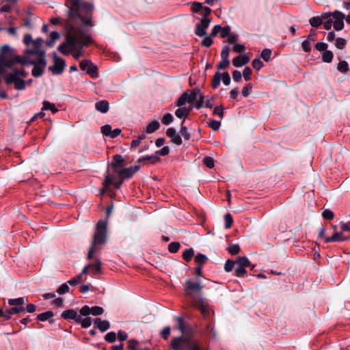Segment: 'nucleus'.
Listing matches in <instances>:
<instances>
[{
	"mask_svg": "<svg viewBox=\"0 0 350 350\" xmlns=\"http://www.w3.org/2000/svg\"><path fill=\"white\" fill-rule=\"evenodd\" d=\"M335 46L339 49H342L346 45V40L342 38H338L336 40Z\"/></svg>",
	"mask_w": 350,
	"mask_h": 350,
	"instance_id": "52",
	"label": "nucleus"
},
{
	"mask_svg": "<svg viewBox=\"0 0 350 350\" xmlns=\"http://www.w3.org/2000/svg\"><path fill=\"white\" fill-rule=\"evenodd\" d=\"M235 264L239 267H242L244 269H246V267L250 266V262L246 256H241L238 258L235 262Z\"/></svg>",
	"mask_w": 350,
	"mask_h": 350,
	"instance_id": "26",
	"label": "nucleus"
},
{
	"mask_svg": "<svg viewBox=\"0 0 350 350\" xmlns=\"http://www.w3.org/2000/svg\"><path fill=\"white\" fill-rule=\"evenodd\" d=\"M81 316H82L81 313L78 314L77 312L73 309L64 310L61 314L62 318L66 320H74L77 323L81 321Z\"/></svg>",
	"mask_w": 350,
	"mask_h": 350,
	"instance_id": "11",
	"label": "nucleus"
},
{
	"mask_svg": "<svg viewBox=\"0 0 350 350\" xmlns=\"http://www.w3.org/2000/svg\"><path fill=\"white\" fill-rule=\"evenodd\" d=\"M86 73L90 75L92 78H97L98 77V68L92 62L86 70Z\"/></svg>",
	"mask_w": 350,
	"mask_h": 350,
	"instance_id": "27",
	"label": "nucleus"
},
{
	"mask_svg": "<svg viewBox=\"0 0 350 350\" xmlns=\"http://www.w3.org/2000/svg\"><path fill=\"white\" fill-rule=\"evenodd\" d=\"M95 327L98 328L101 332H104L109 329L110 323L107 320H102L100 318H96L94 320Z\"/></svg>",
	"mask_w": 350,
	"mask_h": 350,
	"instance_id": "15",
	"label": "nucleus"
},
{
	"mask_svg": "<svg viewBox=\"0 0 350 350\" xmlns=\"http://www.w3.org/2000/svg\"><path fill=\"white\" fill-rule=\"evenodd\" d=\"M203 8L202 4L199 2H193L192 3L191 10L193 12H198Z\"/></svg>",
	"mask_w": 350,
	"mask_h": 350,
	"instance_id": "63",
	"label": "nucleus"
},
{
	"mask_svg": "<svg viewBox=\"0 0 350 350\" xmlns=\"http://www.w3.org/2000/svg\"><path fill=\"white\" fill-rule=\"evenodd\" d=\"M202 286L200 282H194L191 280H186L185 286V294L191 298H193L194 295L198 296V299L193 301L192 305L194 308L200 311L204 318H206L209 316L211 308L206 302L205 299L202 296Z\"/></svg>",
	"mask_w": 350,
	"mask_h": 350,
	"instance_id": "2",
	"label": "nucleus"
},
{
	"mask_svg": "<svg viewBox=\"0 0 350 350\" xmlns=\"http://www.w3.org/2000/svg\"><path fill=\"white\" fill-rule=\"evenodd\" d=\"M322 216L325 219H332L334 217V213L329 209H325L322 213Z\"/></svg>",
	"mask_w": 350,
	"mask_h": 350,
	"instance_id": "61",
	"label": "nucleus"
},
{
	"mask_svg": "<svg viewBox=\"0 0 350 350\" xmlns=\"http://www.w3.org/2000/svg\"><path fill=\"white\" fill-rule=\"evenodd\" d=\"M262 66L263 62L258 58L254 59L252 62V66L256 70H259Z\"/></svg>",
	"mask_w": 350,
	"mask_h": 350,
	"instance_id": "56",
	"label": "nucleus"
},
{
	"mask_svg": "<svg viewBox=\"0 0 350 350\" xmlns=\"http://www.w3.org/2000/svg\"><path fill=\"white\" fill-rule=\"evenodd\" d=\"M204 165L208 168H213L214 167V159L212 157H206L204 159Z\"/></svg>",
	"mask_w": 350,
	"mask_h": 350,
	"instance_id": "59",
	"label": "nucleus"
},
{
	"mask_svg": "<svg viewBox=\"0 0 350 350\" xmlns=\"http://www.w3.org/2000/svg\"><path fill=\"white\" fill-rule=\"evenodd\" d=\"M224 220H225V228L226 229L230 228L233 222V219H232L231 215L230 213L225 214Z\"/></svg>",
	"mask_w": 350,
	"mask_h": 350,
	"instance_id": "46",
	"label": "nucleus"
},
{
	"mask_svg": "<svg viewBox=\"0 0 350 350\" xmlns=\"http://www.w3.org/2000/svg\"><path fill=\"white\" fill-rule=\"evenodd\" d=\"M347 237L344 236L342 232H336L332 236L325 238V241L326 243L329 242H340L347 240Z\"/></svg>",
	"mask_w": 350,
	"mask_h": 350,
	"instance_id": "17",
	"label": "nucleus"
},
{
	"mask_svg": "<svg viewBox=\"0 0 350 350\" xmlns=\"http://www.w3.org/2000/svg\"><path fill=\"white\" fill-rule=\"evenodd\" d=\"M170 346L173 350H201L198 342L188 335L174 338Z\"/></svg>",
	"mask_w": 350,
	"mask_h": 350,
	"instance_id": "4",
	"label": "nucleus"
},
{
	"mask_svg": "<svg viewBox=\"0 0 350 350\" xmlns=\"http://www.w3.org/2000/svg\"><path fill=\"white\" fill-rule=\"evenodd\" d=\"M5 81L8 84L14 83V88L17 90H23L26 86L25 81L21 77H16L14 75H5Z\"/></svg>",
	"mask_w": 350,
	"mask_h": 350,
	"instance_id": "7",
	"label": "nucleus"
},
{
	"mask_svg": "<svg viewBox=\"0 0 350 350\" xmlns=\"http://www.w3.org/2000/svg\"><path fill=\"white\" fill-rule=\"evenodd\" d=\"M230 27L228 25L221 27V30H220L221 37L223 38L228 37L230 35Z\"/></svg>",
	"mask_w": 350,
	"mask_h": 350,
	"instance_id": "55",
	"label": "nucleus"
},
{
	"mask_svg": "<svg viewBox=\"0 0 350 350\" xmlns=\"http://www.w3.org/2000/svg\"><path fill=\"white\" fill-rule=\"evenodd\" d=\"M210 23L211 20L208 19L207 17H202L200 23L198 24L200 25L202 27H203L204 30H206L208 27Z\"/></svg>",
	"mask_w": 350,
	"mask_h": 350,
	"instance_id": "58",
	"label": "nucleus"
},
{
	"mask_svg": "<svg viewBox=\"0 0 350 350\" xmlns=\"http://www.w3.org/2000/svg\"><path fill=\"white\" fill-rule=\"evenodd\" d=\"M178 323L177 329L183 334V335H187V325L185 323L184 319L178 317L175 318Z\"/></svg>",
	"mask_w": 350,
	"mask_h": 350,
	"instance_id": "22",
	"label": "nucleus"
},
{
	"mask_svg": "<svg viewBox=\"0 0 350 350\" xmlns=\"http://www.w3.org/2000/svg\"><path fill=\"white\" fill-rule=\"evenodd\" d=\"M6 75H14L16 77H25L27 73L23 68H14L12 72L7 73Z\"/></svg>",
	"mask_w": 350,
	"mask_h": 350,
	"instance_id": "30",
	"label": "nucleus"
},
{
	"mask_svg": "<svg viewBox=\"0 0 350 350\" xmlns=\"http://www.w3.org/2000/svg\"><path fill=\"white\" fill-rule=\"evenodd\" d=\"M52 57L53 58V65L49 67V70L53 75H60L64 70L66 66L65 61L63 58L57 56L55 52L52 53Z\"/></svg>",
	"mask_w": 350,
	"mask_h": 350,
	"instance_id": "5",
	"label": "nucleus"
},
{
	"mask_svg": "<svg viewBox=\"0 0 350 350\" xmlns=\"http://www.w3.org/2000/svg\"><path fill=\"white\" fill-rule=\"evenodd\" d=\"M180 247V243L178 242H172L168 245V250L171 253H176L178 252Z\"/></svg>",
	"mask_w": 350,
	"mask_h": 350,
	"instance_id": "49",
	"label": "nucleus"
},
{
	"mask_svg": "<svg viewBox=\"0 0 350 350\" xmlns=\"http://www.w3.org/2000/svg\"><path fill=\"white\" fill-rule=\"evenodd\" d=\"M107 219L105 220H99L96 226V231L93 235L88 258H92L93 254L100 250L99 245H103L107 242Z\"/></svg>",
	"mask_w": 350,
	"mask_h": 350,
	"instance_id": "3",
	"label": "nucleus"
},
{
	"mask_svg": "<svg viewBox=\"0 0 350 350\" xmlns=\"http://www.w3.org/2000/svg\"><path fill=\"white\" fill-rule=\"evenodd\" d=\"M25 311L24 306H14L11 308L5 310L6 320H8L14 314L21 313Z\"/></svg>",
	"mask_w": 350,
	"mask_h": 350,
	"instance_id": "19",
	"label": "nucleus"
},
{
	"mask_svg": "<svg viewBox=\"0 0 350 350\" xmlns=\"http://www.w3.org/2000/svg\"><path fill=\"white\" fill-rule=\"evenodd\" d=\"M60 38V33L58 31H52L50 33V38L46 41V44L49 47H53L55 42Z\"/></svg>",
	"mask_w": 350,
	"mask_h": 350,
	"instance_id": "23",
	"label": "nucleus"
},
{
	"mask_svg": "<svg viewBox=\"0 0 350 350\" xmlns=\"http://www.w3.org/2000/svg\"><path fill=\"white\" fill-rule=\"evenodd\" d=\"M105 339L107 342L112 343L116 341V334L114 332H110L105 336Z\"/></svg>",
	"mask_w": 350,
	"mask_h": 350,
	"instance_id": "48",
	"label": "nucleus"
},
{
	"mask_svg": "<svg viewBox=\"0 0 350 350\" xmlns=\"http://www.w3.org/2000/svg\"><path fill=\"white\" fill-rule=\"evenodd\" d=\"M337 69L339 72L345 73L349 70V64L347 62L342 60L340 61L337 66Z\"/></svg>",
	"mask_w": 350,
	"mask_h": 350,
	"instance_id": "34",
	"label": "nucleus"
},
{
	"mask_svg": "<svg viewBox=\"0 0 350 350\" xmlns=\"http://www.w3.org/2000/svg\"><path fill=\"white\" fill-rule=\"evenodd\" d=\"M194 254V250L192 248L187 249L183 254V257L185 260L189 261L191 260Z\"/></svg>",
	"mask_w": 350,
	"mask_h": 350,
	"instance_id": "40",
	"label": "nucleus"
},
{
	"mask_svg": "<svg viewBox=\"0 0 350 350\" xmlns=\"http://www.w3.org/2000/svg\"><path fill=\"white\" fill-rule=\"evenodd\" d=\"M85 317V318H82V316H81V321L79 323L81 324L82 327L88 328L92 325V318L88 316Z\"/></svg>",
	"mask_w": 350,
	"mask_h": 350,
	"instance_id": "35",
	"label": "nucleus"
},
{
	"mask_svg": "<svg viewBox=\"0 0 350 350\" xmlns=\"http://www.w3.org/2000/svg\"><path fill=\"white\" fill-rule=\"evenodd\" d=\"M206 260L207 257L205 255L200 253L198 254L195 256V261L200 265L204 263Z\"/></svg>",
	"mask_w": 350,
	"mask_h": 350,
	"instance_id": "53",
	"label": "nucleus"
},
{
	"mask_svg": "<svg viewBox=\"0 0 350 350\" xmlns=\"http://www.w3.org/2000/svg\"><path fill=\"white\" fill-rule=\"evenodd\" d=\"M252 85L251 83L247 84L242 90V95L243 97H247L252 92Z\"/></svg>",
	"mask_w": 350,
	"mask_h": 350,
	"instance_id": "60",
	"label": "nucleus"
},
{
	"mask_svg": "<svg viewBox=\"0 0 350 350\" xmlns=\"http://www.w3.org/2000/svg\"><path fill=\"white\" fill-rule=\"evenodd\" d=\"M221 73L219 71L216 72L213 76L212 87L216 89L220 84Z\"/></svg>",
	"mask_w": 350,
	"mask_h": 350,
	"instance_id": "33",
	"label": "nucleus"
},
{
	"mask_svg": "<svg viewBox=\"0 0 350 350\" xmlns=\"http://www.w3.org/2000/svg\"><path fill=\"white\" fill-rule=\"evenodd\" d=\"M111 126L109 124H105L101 127V132L104 135L110 137L111 133Z\"/></svg>",
	"mask_w": 350,
	"mask_h": 350,
	"instance_id": "54",
	"label": "nucleus"
},
{
	"mask_svg": "<svg viewBox=\"0 0 350 350\" xmlns=\"http://www.w3.org/2000/svg\"><path fill=\"white\" fill-rule=\"evenodd\" d=\"M333 17L335 19V21L333 23V26L335 30L340 31L344 28V19L345 18V15L338 10H336L333 12Z\"/></svg>",
	"mask_w": 350,
	"mask_h": 350,
	"instance_id": "10",
	"label": "nucleus"
},
{
	"mask_svg": "<svg viewBox=\"0 0 350 350\" xmlns=\"http://www.w3.org/2000/svg\"><path fill=\"white\" fill-rule=\"evenodd\" d=\"M235 265V262L228 260H226L225 265H224V269L226 272H230L233 269L234 265Z\"/></svg>",
	"mask_w": 350,
	"mask_h": 350,
	"instance_id": "57",
	"label": "nucleus"
},
{
	"mask_svg": "<svg viewBox=\"0 0 350 350\" xmlns=\"http://www.w3.org/2000/svg\"><path fill=\"white\" fill-rule=\"evenodd\" d=\"M160 124L157 120L151 122L145 129L147 133H152L159 129Z\"/></svg>",
	"mask_w": 350,
	"mask_h": 350,
	"instance_id": "24",
	"label": "nucleus"
},
{
	"mask_svg": "<svg viewBox=\"0 0 350 350\" xmlns=\"http://www.w3.org/2000/svg\"><path fill=\"white\" fill-rule=\"evenodd\" d=\"M250 62V57L247 55H239L232 59L234 66L240 68Z\"/></svg>",
	"mask_w": 350,
	"mask_h": 350,
	"instance_id": "16",
	"label": "nucleus"
},
{
	"mask_svg": "<svg viewBox=\"0 0 350 350\" xmlns=\"http://www.w3.org/2000/svg\"><path fill=\"white\" fill-rule=\"evenodd\" d=\"M29 65L34 66L31 70V74L34 77H39L42 75L44 72V68L46 66H42V63L40 62V59L29 61Z\"/></svg>",
	"mask_w": 350,
	"mask_h": 350,
	"instance_id": "12",
	"label": "nucleus"
},
{
	"mask_svg": "<svg viewBox=\"0 0 350 350\" xmlns=\"http://www.w3.org/2000/svg\"><path fill=\"white\" fill-rule=\"evenodd\" d=\"M69 289H70V288H69L68 284L64 283V284H62L57 288V292L59 295H64V294H66V293H68L69 291Z\"/></svg>",
	"mask_w": 350,
	"mask_h": 350,
	"instance_id": "51",
	"label": "nucleus"
},
{
	"mask_svg": "<svg viewBox=\"0 0 350 350\" xmlns=\"http://www.w3.org/2000/svg\"><path fill=\"white\" fill-rule=\"evenodd\" d=\"M73 8H83L88 11H92L94 8L93 3L86 1H81L80 0H70Z\"/></svg>",
	"mask_w": 350,
	"mask_h": 350,
	"instance_id": "13",
	"label": "nucleus"
},
{
	"mask_svg": "<svg viewBox=\"0 0 350 350\" xmlns=\"http://www.w3.org/2000/svg\"><path fill=\"white\" fill-rule=\"evenodd\" d=\"M27 301V297H21L16 299H9L8 303L12 306H24Z\"/></svg>",
	"mask_w": 350,
	"mask_h": 350,
	"instance_id": "18",
	"label": "nucleus"
},
{
	"mask_svg": "<svg viewBox=\"0 0 350 350\" xmlns=\"http://www.w3.org/2000/svg\"><path fill=\"white\" fill-rule=\"evenodd\" d=\"M95 108L98 111L105 113L109 111V105L107 100H102L96 103Z\"/></svg>",
	"mask_w": 350,
	"mask_h": 350,
	"instance_id": "20",
	"label": "nucleus"
},
{
	"mask_svg": "<svg viewBox=\"0 0 350 350\" xmlns=\"http://www.w3.org/2000/svg\"><path fill=\"white\" fill-rule=\"evenodd\" d=\"M228 252L232 255H236L240 252V247L238 244H232L228 248Z\"/></svg>",
	"mask_w": 350,
	"mask_h": 350,
	"instance_id": "44",
	"label": "nucleus"
},
{
	"mask_svg": "<svg viewBox=\"0 0 350 350\" xmlns=\"http://www.w3.org/2000/svg\"><path fill=\"white\" fill-rule=\"evenodd\" d=\"M186 103H189V96H187V91L184 92L178 98L176 102V106L178 107H183Z\"/></svg>",
	"mask_w": 350,
	"mask_h": 350,
	"instance_id": "28",
	"label": "nucleus"
},
{
	"mask_svg": "<svg viewBox=\"0 0 350 350\" xmlns=\"http://www.w3.org/2000/svg\"><path fill=\"white\" fill-rule=\"evenodd\" d=\"M42 110H50L53 113H56L58 109L55 107L53 103H50L49 101L44 100L43 102Z\"/></svg>",
	"mask_w": 350,
	"mask_h": 350,
	"instance_id": "32",
	"label": "nucleus"
},
{
	"mask_svg": "<svg viewBox=\"0 0 350 350\" xmlns=\"http://www.w3.org/2000/svg\"><path fill=\"white\" fill-rule=\"evenodd\" d=\"M173 120L172 115L170 113H167L163 116L161 122L165 125H169L173 122Z\"/></svg>",
	"mask_w": 350,
	"mask_h": 350,
	"instance_id": "41",
	"label": "nucleus"
},
{
	"mask_svg": "<svg viewBox=\"0 0 350 350\" xmlns=\"http://www.w3.org/2000/svg\"><path fill=\"white\" fill-rule=\"evenodd\" d=\"M54 314L52 311H46L43 313L39 314L37 316V319L40 321H45L49 320L50 324H53L55 323V320L53 318Z\"/></svg>",
	"mask_w": 350,
	"mask_h": 350,
	"instance_id": "21",
	"label": "nucleus"
},
{
	"mask_svg": "<svg viewBox=\"0 0 350 350\" xmlns=\"http://www.w3.org/2000/svg\"><path fill=\"white\" fill-rule=\"evenodd\" d=\"M145 160H149L151 161L152 163H155L159 161V157L157 154H154V155H150V156L148 155V156H145V157L139 158L138 159V162H142Z\"/></svg>",
	"mask_w": 350,
	"mask_h": 350,
	"instance_id": "36",
	"label": "nucleus"
},
{
	"mask_svg": "<svg viewBox=\"0 0 350 350\" xmlns=\"http://www.w3.org/2000/svg\"><path fill=\"white\" fill-rule=\"evenodd\" d=\"M195 33L199 37H203L206 36V31L203 27L198 24L196 25Z\"/></svg>",
	"mask_w": 350,
	"mask_h": 350,
	"instance_id": "47",
	"label": "nucleus"
},
{
	"mask_svg": "<svg viewBox=\"0 0 350 350\" xmlns=\"http://www.w3.org/2000/svg\"><path fill=\"white\" fill-rule=\"evenodd\" d=\"M68 18L66 24L68 31L66 40L58 46V51L65 55L72 54L78 59L83 55L82 50L92 42V38L83 27H91V18H84L68 7Z\"/></svg>",
	"mask_w": 350,
	"mask_h": 350,
	"instance_id": "1",
	"label": "nucleus"
},
{
	"mask_svg": "<svg viewBox=\"0 0 350 350\" xmlns=\"http://www.w3.org/2000/svg\"><path fill=\"white\" fill-rule=\"evenodd\" d=\"M139 170V165H134L126 168H116L115 170V172L118 174L120 177L129 178Z\"/></svg>",
	"mask_w": 350,
	"mask_h": 350,
	"instance_id": "8",
	"label": "nucleus"
},
{
	"mask_svg": "<svg viewBox=\"0 0 350 350\" xmlns=\"http://www.w3.org/2000/svg\"><path fill=\"white\" fill-rule=\"evenodd\" d=\"M123 161L124 160L120 154H116L113 157V161L111 162V165L114 167V170L120 168V166L118 165L121 164Z\"/></svg>",
	"mask_w": 350,
	"mask_h": 350,
	"instance_id": "31",
	"label": "nucleus"
},
{
	"mask_svg": "<svg viewBox=\"0 0 350 350\" xmlns=\"http://www.w3.org/2000/svg\"><path fill=\"white\" fill-rule=\"evenodd\" d=\"M230 62L229 59H222V61L220 62L217 65V68L218 70H222V69L227 68L230 66Z\"/></svg>",
	"mask_w": 350,
	"mask_h": 350,
	"instance_id": "45",
	"label": "nucleus"
},
{
	"mask_svg": "<svg viewBox=\"0 0 350 350\" xmlns=\"http://www.w3.org/2000/svg\"><path fill=\"white\" fill-rule=\"evenodd\" d=\"M209 126L214 131H218L221 126V122L218 120H211Z\"/></svg>",
	"mask_w": 350,
	"mask_h": 350,
	"instance_id": "64",
	"label": "nucleus"
},
{
	"mask_svg": "<svg viewBox=\"0 0 350 350\" xmlns=\"http://www.w3.org/2000/svg\"><path fill=\"white\" fill-rule=\"evenodd\" d=\"M333 53L331 51L327 50L323 52L322 59L324 62L330 63L333 59Z\"/></svg>",
	"mask_w": 350,
	"mask_h": 350,
	"instance_id": "37",
	"label": "nucleus"
},
{
	"mask_svg": "<svg viewBox=\"0 0 350 350\" xmlns=\"http://www.w3.org/2000/svg\"><path fill=\"white\" fill-rule=\"evenodd\" d=\"M185 119H183L181 122V128L180 130V133L183 135L185 139L188 140L189 139L191 135L189 133L187 132V128L185 126H183V123L185 122Z\"/></svg>",
	"mask_w": 350,
	"mask_h": 350,
	"instance_id": "39",
	"label": "nucleus"
},
{
	"mask_svg": "<svg viewBox=\"0 0 350 350\" xmlns=\"http://www.w3.org/2000/svg\"><path fill=\"white\" fill-rule=\"evenodd\" d=\"M234 271H235V275L237 277H241L246 273L245 269H244L242 267H239L238 265H237Z\"/></svg>",
	"mask_w": 350,
	"mask_h": 350,
	"instance_id": "62",
	"label": "nucleus"
},
{
	"mask_svg": "<svg viewBox=\"0 0 350 350\" xmlns=\"http://www.w3.org/2000/svg\"><path fill=\"white\" fill-rule=\"evenodd\" d=\"M29 61L31 60L28 57L24 56H16L14 57V62L23 65H29Z\"/></svg>",
	"mask_w": 350,
	"mask_h": 350,
	"instance_id": "42",
	"label": "nucleus"
},
{
	"mask_svg": "<svg viewBox=\"0 0 350 350\" xmlns=\"http://www.w3.org/2000/svg\"><path fill=\"white\" fill-rule=\"evenodd\" d=\"M221 79H222L223 83L225 85H229L230 84L231 78L228 72H224L221 73Z\"/></svg>",
	"mask_w": 350,
	"mask_h": 350,
	"instance_id": "50",
	"label": "nucleus"
},
{
	"mask_svg": "<svg viewBox=\"0 0 350 350\" xmlns=\"http://www.w3.org/2000/svg\"><path fill=\"white\" fill-rule=\"evenodd\" d=\"M25 52L27 55H36L38 57V59H40V62L42 63V66H46L47 62L45 58L46 51L42 49L40 46L32 44V48L27 49Z\"/></svg>",
	"mask_w": 350,
	"mask_h": 350,
	"instance_id": "6",
	"label": "nucleus"
},
{
	"mask_svg": "<svg viewBox=\"0 0 350 350\" xmlns=\"http://www.w3.org/2000/svg\"><path fill=\"white\" fill-rule=\"evenodd\" d=\"M166 135L171 138L172 142L175 144H182V138L174 128H168L166 131Z\"/></svg>",
	"mask_w": 350,
	"mask_h": 350,
	"instance_id": "14",
	"label": "nucleus"
},
{
	"mask_svg": "<svg viewBox=\"0 0 350 350\" xmlns=\"http://www.w3.org/2000/svg\"><path fill=\"white\" fill-rule=\"evenodd\" d=\"M191 108L188 109L186 107H179L178 109L175 111V116L178 118H182L183 117H185V118L188 116Z\"/></svg>",
	"mask_w": 350,
	"mask_h": 350,
	"instance_id": "25",
	"label": "nucleus"
},
{
	"mask_svg": "<svg viewBox=\"0 0 350 350\" xmlns=\"http://www.w3.org/2000/svg\"><path fill=\"white\" fill-rule=\"evenodd\" d=\"M271 55V51L269 49H265L262 51L260 53L261 57L264 61L268 62L269 61Z\"/></svg>",
	"mask_w": 350,
	"mask_h": 350,
	"instance_id": "43",
	"label": "nucleus"
},
{
	"mask_svg": "<svg viewBox=\"0 0 350 350\" xmlns=\"http://www.w3.org/2000/svg\"><path fill=\"white\" fill-rule=\"evenodd\" d=\"M309 23L313 27H318L323 23L319 16L312 17L310 18Z\"/></svg>",
	"mask_w": 350,
	"mask_h": 350,
	"instance_id": "38",
	"label": "nucleus"
},
{
	"mask_svg": "<svg viewBox=\"0 0 350 350\" xmlns=\"http://www.w3.org/2000/svg\"><path fill=\"white\" fill-rule=\"evenodd\" d=\"M104 312V310L102 307L100 306H94L89 307L88 306H83L80 310L79 313H81L83 316H88L90 314H92L94 316L101 315Z\"/></svg>",
	"mask_w": 350,
	"mask_h": 350,
	"instance_id": "9",
	"label": "nucleus"
},
{
	"mask_svg": "<svg viewBox=\"0 0 350 350\" xmlns=\"http://www.w3.org/2000/svg\"><path fill=\"white\" fill-rule=\"evenodd\" d=\"M11 51H12V48L8 44H5V45H3L1 47V57H0V58L1 59H0V62H4L5 66V69L8 66V64H6V62H5V61L3 60V57L4 56H5L8 53H9Z\"/></svg>",
	"mask_w": 350,
	"mask_h": 350,
	"instance_id": "29",
	"label": "nucleus"
}]
</instances>
